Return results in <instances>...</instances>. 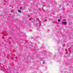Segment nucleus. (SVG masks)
<instances>
[{
  "label": "nucleus",
  "instance_id": "f257e3e1",
  "mask_svg": "<svg viewBox=\"0 0 73 73\" xmlns=\"http://www.w3.org/2000/svg\"><path fill=\"white\" fill-rule=\"evenodd\" d=\"M67 23V22H63L62 23V24H64L65 25H66Z\"/></svg>",
  "mask_w": 73,
  "mask_h": 73
},
{
  "label": "nucleus",
  "instance_id": "f03ea898",
  "mask_svg": "<svg viewBox=\"0 0 73 73\" xmlns=\"http://www.w3.org/2000/svg\"><path fill=\"white\" fill-rule=\"evenodd\" d=\"M18 12H19V13H21V11L20 10H18Z\"/></svg>",
  "mask_w": 73,
  "mask_h": 73
},
{
  "label": "nucleus",
  "instance_id": "7ed1b4c3",
  "mask_svg": "<svg viewBox=\"0 0 73 73\" xmlns=\"http://www.w3.org/2000/svg\"><path fill=\"white\" fill-rule=\"evenodd\" d=\"M42 64H45V61H43L42 62Z\"/></svg>",
  "mask_w": 73,
  "mask_h": 73
},
{
  "label": "nucleus",
  "instance_id": "20e7f679",
  "mask_svg": "<svg viewBox=\"0 0 73 73\" xmlns=\"http://www.w3.org/2000/svg\"><path fill=\"white\" fill-rule=\"evenodd\" d=\"M60 21H61V20H60V19H58V22H60Z\"/></svg>",
  "mask_w": 73,
  "mask_h": 73
},
{
  "label": "nucleus",
  "instance_id": "39448f33",
  "mask_svg": "<svg viewBox=\"0 0 73 73\" xmlns=\"http://www.w3.org/2000/svg\"><path fill=\"white\" fill-rule=\"evenodd\" d=\"M20 9H22V7H21L20 8Z\"/></svg>",
  "mask_w": 73,
  "mask_h": 73
}]
</instances>
